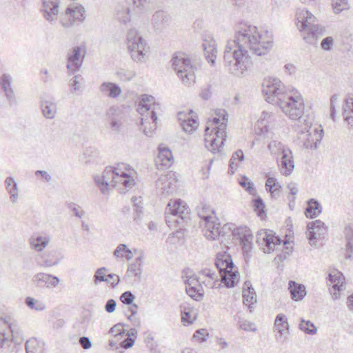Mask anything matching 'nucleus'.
Masks as SVG:
<instances>
[{"label":"nucleus","instance_id":"7c9ffc66","mask_svg":"<svg viewBox=\"0 0 353 353\" xmlns=\"http://www.w3.org/2000/svg\"><path fill=\"white\" fill-rule=\"evenodd\" d=\"M41 110L45 118L53 119L57 114V104L50 100L42 101L41 103Z\"/></svg>","mask_w":353,"mask_h":353},{"label":"nucleus","instance_id":"864d4df0","mask_svg":"<svg viewBox=\"0 0 353 353\" xmlns=\"http://www.w3.org/2000/svg\"><path fill=\"white\" fill-rule=\"evenodd\" d=\"M198 215L203 220V223L216 217L213 210L210 207H203L198 211Z\"/></svg>","mask_w":353,"mask_h":353},{"label":"nucleus","instance_id":"6e6d98bb","mask_svg":"<svg viewBox=\"0 0 353 353\" xmlns=\"http://www.w3.org/2000/svg\"><path fill=\"white\" fill-rule=\"evenodd\" d=\"M253 54L256 56H264L271 50V46H246Z\"/></svg>","mask_w":353,"mask_h":353},{"label":"nucleus","instance_id":"a878e982","mask_svg":"<svg viewBox=\"0 0 353 353\" xmlns=\"http://www.w3.org/2000/svg\"><path fill=\"white\" fill-rule=\"evenodd\" d=\"M221 276V281L224 283L225 286L228 288L234 287L236 283L239 282V273L237 271V268H230L219 273Z\"/></svg>","mask_w":353,"mask_h":353},{"label":"nucleus","instance_id":"f8f14e48","mask_svg":"<svg viewBox=\"0 0 353 353\" xmlns=\"http://www.w3.org/2000/svg\"><path fill=\"white\" fill-rule=\"evenodd\" d=\"M256 243L265 253H270L276 245H281V241L272 231L262 230L256 234Z\"/></svg>","mask_w":353,"mask_h":353},{"label":"nucleus","instance_id":"393cba45","mask_svg":"<svg viewBox=\"0 0 353 353\" xmlns=\"http://www.w3.org/2000/svg\"><path fill=\"white\" fill-rule=\"evenodd\" d=\"M281 172L283 175H290L294 168V162L292 150H286L281 154Z\"/></svg>","mask_w":353,"mask_h":353},{"label":"nucleus","instance_id":"4be33fe9","mask_svg":"<svg viewBox=\"0 0 353 353\" xmlns=\"http://www.w3.org/2000/svg\"><path fill=\"white\" fill-rule=\"evenodd\" d=\"M128 49L132 59L137 63H144L149 58V46H128Z\"/></svg>","mask_w":353,"mask_h":353},{"label":"nucleus","instance_id":"cd10ccee","mask_svg":"<svg viewBox=\"0 0 353 353\" xmlns=\"http://www.w3.org/2000/svg\"><path fill=\"white\" fill-rule=\"evenodd\" d=\"M215 265L219 273L230 268H234L231 256L225 252L217 254Z\"/></svg>","mask_w":353,"mask_h":353},{"label":"nucleus","instance_id":"ddd939ff","mask_svg":"<svg viewBox=\"0 0 353 353\" xmlns=\"http://www.w3.org/2000/svg\"><path fill=\"white\" fill-rule=\"evenodd\" d=\"M85 55V49L82 48L79 46H77L70 50L67 55V69L70 74L75 73L80 69Z\"/></svg>","mask_w":353,"mask_h":353},{"label":"nucleus","instance_id":"aec40b11","mask_svg":"<svg viewBox=\"0 0 353 353\" xmlns=\"http://www.w3.org/2000/svg\"><path fill=\"white\" fill-rule=\"evenodd\" d=\"M327 228L325 223L321 220H316L310 222L307 225V238L311 245H314L312 241L314 239L321 238L326 232Z\"/></svg>","mask_w":353,"mask_h":353},{"label":"nucleus","instance_id":"e433bc0d","mask_svg":"<svg viewBox=\"0 0 353 353\" xmlns=\"http://www.w3.org/2000/svg\"><path fill=\"white\" fill-rule=\"evenodd\" d=\"M276 120L275 116L272 112L263 111L262 112L260 118L259 119L257 123L259 125H261V133L268 132V125L274 123Z\"/></svg>","mask_w":353,"mask_h":353},{"label":"nucleus","instance_id":"b1692460","mask_svg":"<svg viewBox=\"0 0 353 353\" xmlns=\"http://www.w3.org/2000/svg\"><path fill=\"white\" fill-rule=\"evenodd\" d=\"M59 3L58 0H43L41 11L48 21L52 22L57 19L59 12Z\"/></svg>","mask_w":353,"mask_h":353},{"label":"nucleus","instance_id":"4c0bfd02","mask_svg":"<svg viewBox=\"0 0 353 353\" xmlns=\"http://www.w3.org/2000/svg\"><path fill=\"white\" fill-rule=\"evenodd\" d=\"M329 280L333 284L332 288L334 290L340 291L344 283L345 277L338 270H333L329 274Z\"/></svg>","mask_w":353,"mask_h":353},{"label":"nucleus","instance_id":"4468645a","mask_svg":"<svg viewBox=\"0 0 353 353\" xmlns=\"http://www.w3.org/2000/svg\"><path fill=\"white\" fill-rule=\"evenodd\" d=\"M203 232L205 238L208 240L214 241L219 236L225 235V230L229 229L227 225L221 228V224L218 222V219L214 217L213 219L203 223Z\"/></svg>","mask_w":353,"mask_h":353},{"label":"nucleus","instance_id":"c9c22d12","mask_svg":"<svg viewBox=\"0 0 353 353\" xmlns=\"http://www.w3.org/2000/svg\"><path fill=\"white\" fill-rule=\"evenodd\" d=\"M321 213V206L318 201L311 199L307 201V207L305 210V214L308 218H314Z\"/></svg>","mask_w":353,"mask_h":353},{"label":"nucleus","instance_id":"0eeeda50","mask_svg":"<svg viewBox=\"0 0 353 353\" xmlns=\"http://www.w3.org/2000/svg\"><path fill=\"white\" fill-rule=\"evenodd\" d=\"M257 28L245 22L239 23L235 28L234 44H257Z\"/></svg>","mask_w":353,"mask_h":353},{"label":"nucleus","instance_id":"774afa93","mask_svg":"<svg viewBox=\"0 0 353 353\" xmlns=\"http://www.w3.org/2000/svg\"><path fill=\"white\" fill-rule=\"evenodd\" d=\"M239 327L245 331L255 332L256 330L254 323L245 320L239 322Z\"/></svg>","mask_w":353,"mask_h":353},{"label":"nucleus","instance_id":"9d476101","mask_svg":"<svg viewBox=\"0 0 353 353\" xmlns=\"http://www.w3.org/2000/svg\"><path fill=\"white\" fill-rule=\"evenodd\" d=\"M12 334V339L17 344H20L23 341L22 333L17 325L10 323V319L0 317V348L3 347L8 340L7 331Z\"/></svg>","mask_w":353,"mask_h":353},{"label":"nucleus","instance_id":"a19ab883","mask_svg":"<svg viewBox=\"0 0 353 353\" xmlns=\"http://www.w3.org/2000/svg\"><path fill=\"white\" fill-rule=\"evenodd\" d=\"M244 159V154L241 150H238L233 153L229 163L228 172L234 174L239 166L238 162H241Z\"/></svg>","mask_w":353,"mask_h":353},{"label":"nucleus","instance_id":"6e6552de","mask_svg":"<svg viewBox=\"0 0 353 353\" xmlns=\"http://www.w3.org/2000/svg\"><path fill=\"white\" fill-rule=\"evenodd\" d=\"M85 8L79 3H71L61 16L60 22L63 27L69 28L75 23H81L85 19Z\"/></svg>","mask_w":353,"mask_h":353},{"label":"nucleus","instance_id":"a211bd4d","mask_svg":"<svg viewBox=\"0 0 353 353\" xmlns=\"http://www.w3.org/2000/svg\"><path fill=\"white\" fill-rule=\"evenodd\" d=\"M32 282L37 287L51 288H56L59 285L60 280L57 276L39 272L34 275Z\"/></svg>","mask_w":353,"mask_h":353},{"label":"nucleus","instance_id":"2f4dec72","mask_svg":"<svg viewBox=\"0 0 353 353\" xmlns=\"http://www.w3.org/2000/svg\"><path fill=\"white\" fill-rule=\"evenodd\" d=\"M50 237L48 235H34L30 239L31 246L37 252H41L50 243Z\"/></svg>","mask_w":353,"mask_h":353},{"label":"nucleus","instance_id":"f3484780","mask_svg":"<svg viewBox=\"0 0 353 353\" xmlns=\"http://www.w3.org/2000/svg\"><path fill=\"white\" fill-rule=\"evenodd\" d=\"M116 172H118L117 176L121 178L115 180V187L117 184H121L126 189H130L134 185V180L130 176V171L125 163H119L116 167Z\"/></svg>","mask_w":353,"mask_h":353},{"label":"nucleus","instance_id":"5701e85b","mask_svg":"<svg viewBox=\"0 0 353 353\" xmlns=\"http://www.w3.org/2000/svg\"><path fill=\"white\" fill-rule=\"evenodd\" d=\"M173 163L171 150L167 147H159V154L156 159V164L159 169L168 168Z\"/></svg>","mask_w":353,"mask_h":353},{"label":"nucleus","instance_id":"6ab92c4d","mask_svg":"<svg viewBox=\"0 0 353 353\" xmlns=\"http://www.w3.org/2000/svg\"><path fill=\"white\" fill-rule=\"evenodd\" d=\"M12 83V78L10 74L5 73L1 76L0 88L10 105L16 103L17 102Z\"/></svg>","mask_w":353,"mask_h":353},{"label":"nucleus","instance_id":"bb28decb","mask_svg":"<svg viewBox=\"0 0 353 353\" xmlns=\"http://www.w3.org/2000/svg\"><path fill=\"white\" fill-rule=\"evenodd\" d=\"M243 299V303L248 307L250 311L252 312V305L256 303V296L251 283L248 281L244 283Z\"/></svg>","mask_w":353,"mask_h":353},{"label":"nucleus","instance_id":"3c124183","mask_svg":"<svg viewBox=\"0 0 353 353\" xmlns=\"http://www.w3.org/2000/svg\"><path fill=\"white\" fill-rule=\"evenodd\" d=\"M181 125L184 131L192 133L197 128L199 123L193 117H188L186 121L181 123Z\"/></svg>","mask_w":353,"mask_h":353},{"label":"nucleus","instance_id":"423d86ee","mask_svg":"<svg viewBox=\"0 0 353 353\" xmlns=\"http://www.w3.org/2000/svg\"><path fill=\"white\" fill-rule=\"evenodd\" d=\"M172 67L178 77L185 85L194 81V70L188 56L182 52H177L172 59Z\"/></svg>","mask_w":353,"mask_h":353},{"label":"nucleus","instance_id":"9b49d317","mask_svg":"<svg viewBox=\"0 0 353 353\" xmlns=\"http://www.w3.org/2000/svg\"><path fill=\"white\" fill-rule=\"evenodd\" d=\"M116 172V168L107 167L101 175L94 176V181L101 191L105 194L112 188L115 187V180L121 178Z\"/></svg>","mask_w":353,"mask_h":353},{"label":"nucleus","instance_id":"0e129e2a","mask_svg":"<svg viewBox=\"0 0 353 353\" xmlns=\"http://www.w3.org/2000/svg\"><path fill=\"white\" fill-rule=\"evenodd\" d=\"M239 184L241 187L245 188L246 190L252 194H254L256 192L255 188H254L253 183L248 181V179L246 177H243L240 181Z\"/></svg>","mask_w":353,"mask_h":353},{"label":"nucleus","instance_id":"680f3d73","mask_svg":"<svg viewBox=\"0 0 353 353\" xmlns=\"http://www.w3.org/2000/svg\"><path fill=\"white\" fill-rule=\"evenodd\" d=\"M339 98V96L338 94H333L330 99V117H331V119L334 121H336V103L338 102Z\"/></svg>","mask_w":353,"mask_h":353},{"label":"nucleus","instance_id":"09e8293b","mask_svg":"<svg viewBox=\"0 0 353 353\" xmlns=\"http://www.w3.org/2000/svg\"><path fill=\"white\" fill-rule=\"evenodd\" d=\"M185 290L187 294L196 301L201 300L203 296V290L200 284L194 287H187Z\"/></svg>","mask_w":353,"mask_h":353},{"label":"nucleus","instance_id":"f704fd0d","mask_svg":"<svg viewBox=\"0 0 353 353\" xmlns=\"http://www.w3.org/2000/svg\"><path fill=\"white\" fill-rule=\"evenodd\" d=\"M343 117L344 121L353 128V99H347L343 107Z\"/></svg>","mask_w":353,"mask_h":353},{"label":"nucleus","instance_id":"c85d7f7f","mask_svg":"<svg viewBox=\"0 0 353 353\" xmlns=\"http://www.w3.org/2000/svg\"><path fill=\"white\" fill-rule=\"evenodd\" d=\"M100 92L105 96L110 98H116L121 93V88L116 83L103 82L99 88Z\"/></svg>","mask_w":353,"mask_h":353},{"label":"nucleus","instance_id":"49530a36","mask_svg":"<svg viewBox=\"0 0 353 353\" xmlns=\"http://www.w3.org/2000/svg\"><path fill=\"white\" fill-rule=\"evenodd\" d=\"M128 44H143V37L135 29L128 30L126 35Z\"/></svg>","mask_w":353,"mask_h":353},{"label":"nucleus","instance_id":"39448f33","mask_svg":"<svg viewBox=\"0 0 353 353\" xmlns=\"http://www.w3.org/2000/svg\"><path fill=\"white\" fill-rule=\"evenodd\" d=\"M165 215L168 226H172L174 223L180 225L190 219L189 209L186 203L181 199L170 201L165 208Z\"/></svg>","mask_w":353,"mask_h":353},{"label":"nucleus","instance_id":"79ce46f5","mask_svg":"<svg viewBox=\"0 0 353 353\" xmlns=\"http://www.w3.org/2000/svg\"><path fill=\"white\" fill-rule=\"evenodd\" d=\"M6 188L10 194V200L15 203L18 198L17 183L14 181L13 178L8 177L5 181Z\"/></svg>","mask_w":353,"mask_h":353},{"label":"nucleus","instance_id":"13d9d810","mask_svg":"<svg viewBox=\"0 0 353 353\" xmlns=\"http://www.w3.org/2000/svg\"><path fill=\"white\" fill-rule=\"evenodd\" d=\"M26 303L30 309L37 311H42L46 308V305L43 302L32 297H27L26 299Z\"/></svg>","mask_w":353,"mask_h":353},{"label":"nucleus","instance_id":"2eb2a0df","mask_svg":"<svg viewBox=\"0 0 353 353\" xmlns=\"http://www.w3.org/2000/svg\"><path fill=\"white\" fill-rule=\"evenodd\" d=\"M160 109V105L155 103L154 98L148 94H143L141 97L137 111L141 115L148 112L153 122L157 120V111Z\"/></svg>","mask_w":353,"mask_h":353},{"label":"nucleus","instance_id":"f257e3e1","mask_svg":"<svg viewBox=\"0 0 353 353\" xmlns=\"http://www.w3.org/2000/svg\"><path fill=\"white\" fill-rule=\"evenodd\" d=\"M263 92L266 101L276 105L291 120H298L299 123L305 122L302 117L305 104L303 97L296 91L287 88L277 78H269L263 83Z\"/></svg>","mask_w":353,"mask_h":353},{"label":"nucleus","instance_id":"f03ea898","mask_svg":"<svg viewBox=\"0 0 353 353\" xmlns=\"http://www.w3.org/2000/svg\"><path fill=\"white\" fill-rule=\"evenodd\" d=\"M246 46H227L224 59L228 62L229 70L236 77H241L251 65L250 57Z\"/></svg>","mask_w":353,"mask_h":353},{"label":"nucleus","instance_id":"58836bf2","mask_svg":"<svg viewBox=\"0 0 353 353\" xmlns=\"http://www.w3.org/2000/svg\"><path fill=\"white\" fill-rule=\"evenodd\" d=\"M115 11L117 18L121 23L126 24L130 21L131 11L129 7L119 5L116 8Z\"/></svg>","mask_w":353,"mask_h":353},{"label":"nucleus","instance_id":"052dcab7","mask_svg":"<svg viewBox=\"0 0 353 353\" xmlns=\"http://www.w3.org/2000/svg\"><path fill=\"white\" fill-rule=\"evenodd\" d=\"M117 75L120 80L126 81H130L135 76V72L121 68L117 70Z\"/></svg>","mask_w":353,"mask_h":353},{"label":"nucleus","instance_id":"a18cd8bd","mask_svg":"<svg viewBox=\"0 0 353 353\" xmlns=\"http://www.w3.org/2000/svg\"><path fill=\"white\" fill-rule=\"evenodd\" d=\"M274 325L278 332L282 335L285 330L289 329L287 317L283 314H278L275 319Z\"/></svg>","mask_w":353,"mask_h":353},{"label":"nucleus","instance_id":"bf43d9fd","mask_svg":"<svg viewBox=\"0 0 353 353\" xmlns=\"http://www.w3.org/2000/svg\"><path fill=\"white\" fill-rule=\"evenodd\" d=\"M114 112H115V110L112 108H111L108 113H107V115L109 117V118L110 119V128L112 129V130L114 131V132H119L120 131V128H121V121L117 119V118L115 117H112L111 118L110 117V115L113 114H114Z\"/></svg>","mask_w":353,"mask_h":353},{"label":"nucleus","instance_id":"473e14b6","mask_svg":"<svg viewBox=\"0 0 353 353\" xmlns=\"http://www.w3.org/2000/svg\"><path fill=\"white\" fill-rule=\"evenodd\" d=\"M289 290L291 297L294 301H299L306 295L305 288L302 284H298L295 281L289 282Z\"/></svg>","mask_w":353,"mask_h":353},{"label":"nucleus","instance_id":"dca6fc26","mask_svg":"<svg viewBox=\"0 0 353 353\" xmlns=\"http://www.w3.org/2000/svg\"><path fill=\"white\" fill-rule=\"evenodd\" d=\"M177 181L173 173L161 175L156 182L158 192L162 195L172 194L176 188Z\"/></svg>","mask_w":353,"mask_h":353},{"label":"nucleus","instance_id":"e2e57ef3","mask_svg":"<svg viewBox=\"0 0 353 353\" xmlns=\"http://www.w3.org/2000/svg\"><path fill=\"white\" fill-rule=\"evenodd\" d=\"M253 208L254 210L256 212L259 216H261V214L264 212L265 204L261 198L258 197L256 199L253 200Z\"/></svg>","mask_w":353,"mask_h":353},{"label":"nucleus","instance_id":"4d7b16f0","mask_svg":"<svg viewBox=\"0 0 353 353\" xmlns=\"http://www.w3.org/2000/svg\"><path fill=\"white\" fill-rule=\"evenodd\" d=\"M107 271L108 269L105 267H102L97 269L94 275V283L95 284H97L103 281L110 283V281H109L106 275Z\"/></svg>","mask_w":353,"mask_h":353},{"label":"nucleus","instance_id":"c756f323","mask_svg":"<svg viewBox=\"0 0 353 353\" xmlns=\"http://www.w3.org/2000/svg\"><path fill=\"white\" fill-rule=\"evenodd\" d=\"M40 259V265L46 268L56 265L60 261V259L56 254V252L54 250L43 252L41 254Z\"/></svg>","mask_w":353,"mask_h":353},{"label":"nucleus","instance_id":"412c9836","mask_svg":"<svg viewBox=\"0 0 353 353\" xmlns=\"http://www.w3.org/2000/svg\"><path fill=\"white\" fill-rule=\"evenodd\" d=\"M170 22L171 16L163 10L156 11L152 16L151 23L155 31L161 32Z\"/></svg>","mask_w":353,"mask_h":353},{"label":"nucleus","instance_id":"69168bd1","mask_svg":"<svg viewBox=\"0 0 353 353\" xmlns=\"http://www.w3.org/2000/svg\"><path fill=\"white\" fill-rule=\"evenodd\" d=\"M128 272L139 279H141L142 273L141 264L132 263L128 268Z\"/></svg>","mask_w":353,"mask_h":353},{"label":"nucleus","instance_id":"7ed1b4c3","mask_svg":"<svg viewBox=\"0 0 353 353\" xmlns=\"http://www.w3.org/2000/svg\"><path fill=\"white\" fill-rule=\"evenodd\" d=\"M216 114L218 117H214L212 119V124L216 126L211 130V133H214L208 134L210 128L206 127L205 128V145L212 152H220L226 139L228 114L224 110H218L216 111Z\"/></svg>","mask_w":353,"mask_h":353},{"label":"nucleus","instance_id":"20e7f679","mask_svg":"<svg viewBox=\"0 0 353 353\" xmlns=\"http://www.w3.org/2000/svg\"><path fill=\"white\" fill-rule=\"evenodd\" d=\"M297 27L301 32H305L307 35L303 34V39L305 42L312 43L318 38L324 35L325 30L318 25L314 24L316 19L307 10L299 8L296 12Z\"/></svg>","mask_w":353,"mask_h":353},{"label":"nucleus","instance_id":"338daca9","mask_svg":"<svg viewBox=\"0 0 353 353\" xmlns=\"http://www.w3.org/2000/svg\"><path fill=\"white\" fill-rule=\"evenodd\" d=\"M135 296L130 291L123 292L120 297L121 302L125 305H132Z\"/></svg>","mask_w":353,"mask_h":353},{"label":"nucleus","instance_id":"603ef678","mask_svg":"<svg viewBox=\"0 0 353 353\" xmlns=\"http://www.w3.org/2000/svg\"><path fill=\"white\" fill-rule=\"evenodd\" d=\"M299 329L305 333L310 335L315 334L316 333V327L314 323L310 321L301 320L299 325Z\"/></svg>","mask_w":353,"mask_h":353},{"label":"nucleus","instance_id":"ea45409f","mask_svg":"<svg viewBox=\"0 0 353 353\" xmlns=\"http://www.w3.org/2000/svg\"><path fill=\"white\" fill-rule=\"evenodd\" d=\"M43 344L35 338L28 340L26 343V353H42Z\"/></svg>","mask_w":353,"mask_h":353},{"label":"nucleus","instance_id":"37998d69","mask_svg":"<svg viewBox=\"0 0 353 353\" xmlns=\"http://www.w3.org/2000/svg\"><path fill=\"white\" fill-rule=\"evenodd\" d=\"M203 50L205 59L211 65L215 63V60L218 54L217 48L215 46H203Z\"/></svg>","mask_w":353,"mask_h":353},{"label":"nucleus","instance_id":"1a4fd4ad","mask_svg":"<svg viewBox=\"0 0 353 353\" xmlns=\"http://www.w3.org/2000/svg\"><path fill=\"white\" fill-rule=\"evenodd\" d=\"M304 126L299 130L300 134L299 139L303 143V146L307 149L315 150L317 145L322 139L321 133L319 132L317 129L312 128V123L305 121Z\"/></svg>","mask_w":353,"mask_h":353},{"label":"nucleus","instance_id":"72a5a7b5","mask_svg":"<svg viewBox=\"0 0 353 353\" xmlns=\"http://www.w3.org/2000/svg\"><path fill=\"white\" fill-rule=\"evenodd\" d=\"M344 234L346 239L345 259H350L353 253V225H348L345 228Z\"/></svg>","mask_w":353,"mask_h":353},{"label":"nucleus","instance_id":"de8ad7c7","mask_svg":"<svg viewBox=\"0 0 353 353\" xmlns=\"http://www.w3.org/2000/svg\"><path fill=\"white\" fill-rule=\"evenodd\" d=\"M185 290L187 294L196 301L201 300L203 296V290L200 284L194 287H187Z\"/></svg>","mask_w":353,"mask_h":353},{"label":"nucleus","instance_id":"c03bdc74","mask_svg":"<svg viewBox=\"0 0 353 353\" xmlns=\"http://www.w3.org/2000/svg\"><path fill=\"white\" fill-rule=\"evenodd\" d=\"M268 148L273 154H282L284 152V150H290V148L283 145L281 142L272 140L268 145Z\"/></svg>","mask_w":353,"mask_h":353},{"label":"nucleus","instance_id":"5fc2aeb1","mask_svg":"<svg viewBox=\"0 0 353 353\" xmlns=\"http://www.w3.org/2000/svg\"><path fill=\"white\" fill-rule=\"evenodd\" d=\"M332 6L335 14L350 8L347 0H332Z\"/></svg>","mask_w":353,"mask_h":353},{"label":"nucleus","instance_id":"8fccbe9b","mask_svg":"<svg viewBox=\"0 0 353 353\" xmlns=\"http://www.w3.org/2000/svg\"><path fill=\"white\" fill-rule=\"evenodd\" d=\"M257 44H272L274 42L273 34L272 32L265 30L259 32L257 30Z\"/></svg>","mask_w":353,"mask_h":353}]
</instances>
